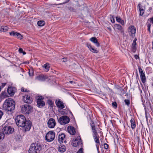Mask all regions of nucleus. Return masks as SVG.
<instances>
[{
    "label": "nucleus",
    "instance_id": "nucleus-1",
    "mask_svg": "<svg viewBox=\"0 0 153 153\" xmlns=\"http://www.w3.org/2000/svg\"><path fill=\"white\" fill-rule=\"evenodd\" d=\"M16 125L24 128L25 131H28L31 128V123L29 120H26L25 117L22 115H18L15 119Z\"/></svg>",
    "mask_w": 153,
    "mask_h": 153
},
{
    "label": "nucleus",
    "instance_id": "nucleus-2",
    "mask_svg": "<svg viewBox=\"0 0 153 153\" xmlns=\"http://www.w3.org/2000/svg\"><path fill=\"white\" fill-rule=\"evenodd\" d=\"M15 103L13 99L8 98L4 102L3 105V109L6 111L12 112L14 109Z\"/></svg>",
    "mask_w": 153,
    "mask_h": 153
},
{
    "label": "nucleus",
    "instance_id": "nucleus-3",
    "mask_svg": "<svg viewBox=\"0 0 153 153\" xmlns=\"http://www.w3.org/2000/svg\"><path fill=\"white\" fill-rule=\"evenodd\" d=\"M90 124L92 131V136L95 142L97 143L100 144L99 136L97 132V128L95 125L94 122L92 120H91Z\"/></svg>",
    "mask_w": 153,
    "mask_h": 153
},
{
    "label": "nucleus",
    "instance_id": "nucleus-4",
    "mask_svg": "<svg viewBox=\"0 0 153 153\" xmlns=\"http://www.w3.org/2000/svg\"><path fill=\"white\" fill-rule=\"evenodd\" d=\"M42 147L39 143H36L31 144L29 150V153H38L41 150Z\"/></svg>",
    "mask_w": 153,
    "mask_h": 153
},
{
    "label": "nucleus",
    "instance_id": "nucleus-5",
    "mask_svg": "<svg viewBox=\"0 0 153 153\" xmlns=\"http://www.w3.org/2000/svg\"><path fill=\"white\" fill-rule=\"evenodd\" d=\"M32 109V107L30 105L26 104L22 105L21 107V110L23 114H28L31 112Z\"/></svg>",
    "mask_w": 153,
    "mask_h": 153
},
{
    "label": "nucleus",
    "instance_id": "nucleus-6",
    "mask_svg": "<svg viewBox=\"0 0 153 153\" xmlns=\"http://www.w3.org/2000/svg\"><path fill=\"white\" fill-rule=\"evenodd\" d=\"M70 120V118L68 116H63L58 119V122L61 125H65L68 123Z\"/></svg>",
    "mask_w": 153,
    "mask_h": 153
},
{
    "label": "nucleus",
    "instance_id": "nucleus-7",
    "mask_svg": "<svg viewBox=\"0 0 153 153\" xmlns=\"http://www.w3.org/2000/svg\"><path fill=\"white\" fill-rule=\"evenodd\" d=\"M55 137V133L53 131H49L46 134L45 138L48 142H51L53 141Z\"/></svg>",
    "mask_w": 153,
    "mask_h": 153
},
{
    "label": "nucleus",
    "instance_id": "nucleus-8",
    "mask_svg": "<svg viewBox=\"0 0 153 153\" xmlns=\"http://www.w3.org/2000/svg\"><path fill=\"white\" fill-rule=\"evenodd\" d=\"M14 131V129L13 128L11 127L10 126H7L3 128L2 130V133H1L3 134L4 135L5 134H9L12 133Z\"/></svg>",
    "mask_w": 153,
    "mask_h": 153
},
{
    "label": "nucleus",
    "instance_id": "nucleus-9",
    "mask_svg": "<svg viewBox=\"0 0 153 153\" xmlns=\"http://www.w3.org/2000/svg\"><path fill=\"white\" fill-rule=\"evenodd\" d=\"M37 100V104L39 107H42L45 105V103L43 101L44 98L42 96H38L36 97Z\"/></svg>",
    "mask_w": 153,
    "mask_h": 153
},
{
    "label": "nucleus",
    "instance_id": "nucleus-10",
    "mask_svg": "<svg viewBox=\"0 0 153 153\" xmlns=\"http://www.w3.org/2000/svg\"><path fill=\"white\" fill-rule=\"evenodd\" d=\"M138 69L141 81L143 83H145L146 81L145 74L143 73L142 69L140 67H139Z\"/></svg>",
    "mask_w": 153,
    "mask_h": 153
},
{
    "label": "nucleus",
    "instance_id": "nucleus-11",
    "mask_svg": "<svg viewBox=\"0 0 153 153\" xmlns=\"http://www.w3.org/2000/svg\"><path fill=\"white\" fill-rule=\"evenodd\" d=\"M47 124L49 128H53L56 126V121L54 119L51 118L48 121Z\"/></svg>",
    "mask_w": 153,
    "mask_h": 153
},
{
    "label": "nucleus",
    "instance_id": "nucleus-12",
    "mask_svg": "<svg viewBox=\"0 0 153 153\" xmlns=\"http://www.w3.org/2000/svg\"><path fill=\"white\" fill-rule=\"evenodd\" d=\"M73 146L74 147L79 146V145H81L82 143L81 141V139L80 137H78L77 139H76L72 142Z\"/></svg>",
    "mask_w": 153,
    "mask_h": 153
},
{
    "label": "nucleus",
    "instance_id": "nucleus-13",
    "mask_svg": "<svg viewBox=\"0 0 153 153\" xmlns=\"http://www.w3.org/2000/svg\"><path fill=\"white\" fill-rule=\"evenodd\" d=\"M65 135L64 133L59 134L58 136V141L59 143H67L66 140H65Z\"/></svg>",
    "mask_w": 153,
    "mask_h": 153
},
{
    "label": "nucleus",
    "instance_id": "nucleus-14",
    "mask_svg": "<svg viewBox=\"0 0 153 153\" xmlns=\"http://www.w3.org/2000/svg\"><path fill=\"white\" fill-rule=\"evenodd\" d=\"M55 103L57 106L61 109H63L65 108L64 103L60 99H57L56 100Z\"/></svg>",
    "mask_w": 153,
    "mask_h": 153
},
{
    "label": "nucleus",
    "instance_id": "nucleus-15",
    "mask_svg": "<svg viewBox=\"0 0 153 153\" xmlns=\"http://www.w3.org/2000/svg\"><path fill=\"white\" fill-rule=\"evenodd\" d=\"M23 97V100L26 103H31L33 101L32 98L29 95L25 94Z\"/></svg>",
    "mask_w": 153,
    "mask_h": 153
},
{
    "label": "nucleus",
    "instance_id": "nucleus-16",
    "mask_svg": "<svg viewBox=\"0 0 153 153\" xmlns=\"http://www.w3.org/2000/svg\"><path fill=\"white\" fill-rule=\"evenodd\" d=\"M67 130L68 132L71 135H74L76 133L74 128L72 126H68Z\"/></svg>",
    "mask_w": 153,
    "mask_h": 153
},
{
    "label": "nucleus",
    "instance_id": "nucleus-17",
    "mask_svg": "<svg viewBox=\"0 0 153 153\" xmlns=\"http://www.w3.org/2000/svg\"><path fill=\"white\" fill-rule=\"evenodd\" d=\"M129 31L130 32V36L133 37L135 35L136 30L134 26H131L129 28Z\"/></svg>",
    "mask_w": 153,
    "mask_h": 153
},
{
    "label": "nucleus",
    "instance_id": "nucleus-18",
    "mask_svg": "<svg viewBox=\"0 0 153 153\" xmlns=\"http://www.w3.org/2000/svg\"><path fill=\"white\" fill-rule=\"evenodd\" d=\"M15 88L13 87H9L7 90L8 94L10 95L13 96L14 94Z\"/></svg>",
    "mask_w": 153,
    "mask_h": 153
},
{
    "label": "nucleus",
    "instance_id": "nucleus-19",
    "mask_svg": "<svg viewBox=\"0 0 153 153\" xmlns=\"http://www.w3.org/2000/svg\"><path fill=\"white\" fill-rule=\"evenodd\" d=\"M87 46L91 52L95 53H97L98 52V51L97 49L94 48L92 47L89 43H87Z\"/></svg>",
    "mask_w": 153,
    "mask_h": 153
},
{
    "label": "nucleus",
    "instance_id": "nucleus-20",
    "mask_svg": "<svg viewBox=\"0 0 153 153\" xmlns=\"http://www.w3.org/2000/svg\"><path fill=\"white\" fill-rule=\"evenodd\" d=\"M90 40L94 43L97 47L100 46V43L98 42L97 39L95 37H92L90 39Z\"/></svg>",
    "mask_w": 153,
    "mask_h": 153
},
{
    "label": "nucleus",
    "instance_id": "nucleus-21",
    "mask_svg": "<svg viewBox=\"0 0 153 153\" xmlns=\"http://www.w3.org/2000/svg\"><path fill=\"white\" fill-rule=\"evenodd\" d=\"M131 126V128L133 129H134L136 126L135 120L134 118L132 117L130 120Z\"/></svg>",
    "mask_w": 153,
    "mask_h": 153
},
{
    "label": "nucleus",
    "instance_id": "nucleus-22",
    "mask_svg": "<svg viewBox=\"0 0 153 153\" xmlns=\"http://www.w3.org/2000/svg\"><path fill=\"white\" fill-rule=\"evenodd\" d=\"M136 40H134L133 43L132 44V49L131 51L132 52L134 53L136 52L137 48H136Z\"/></svg>",
    "mask_w": 153,
    "mask_h": 153
},
{
    "label": "nucleus",
    "instance_id": "nucleus-23",
    "mask_svg": "<svg viewBox=\"0 0 153 153\" xmlns=\"http://www.w3.org/2000/svg\"><path fill=\"white\" fill-rule=\"evenodd\" d=\"M114 29L120 31L121 32H123V28L119 24H116L114 26Z\"/></svg>",
    "mask_w": 153,
    "mask_h": 153
},
{
    "label": "nucleus",
    "instance_id": "nucleus-24",
    "mask_svg": "<svg viewBox=\"0 0 153 153\" xmlns=\"http://www.w3.org/2000/svg\"><path fill=\"white\" fill-rule=\"evenodd\" d=\"M65 150L66 147L64 145H60L59 146L58 148V151L60 152H63L65 151Z\"/></svg>",
    "mask_w": 153,
    "mask_h": 153
},
{
    "label": "nucleus",
    "instance_id": "nucleus-25",
    "mask_svg": "<svg viewBox=\"0 0 153 153\" xmlns=\"http://www.w3.org/2000/svg\"><path fill=\"white\" fill-rule=\"evenodd\" d=\"M116 20L117 22L120 23L122 25H124L125 23L124 21L120 17H116Z\"/></svg>",
    "mask_w": 153,
    "mask_h": 153
},
{
    "label": "nucleus",
    "instance_id": "nucleus-26",
    "mask_svg": "<svg viewBox=\"0 0 153 153\" xmlns=\"http://www.w3.org/2000/svg\"><path fill=\"white\" fill-rule=\"evenodd\" d=\"M8 29L9 28L7 26H3L0 28V31L2 32H5L7 31L8 30Z\"/></svg>",
    "mask_w": 153,
    "mask_h": 153
},
{
    "label": "nucleus",
    "instance_id": "nucleus-27",
    "mask_svg": "<svg viewBox=\"0 0 153 153\" xmlns=\"http://www.w3.org/2000/svg\"><path fill=\"white\" fill-rule=\"evenodd\" d=\"M36 79L39 81H42L44 80L45 79L43 76L40 75L36 77Z\"/></svg>",
    "mask_w": 153,
    "mask_h": 153
},
{
    "label": "nucleus",
    "instance_id": "nucleus-28",
    "mask_svg": "<svg viewBox=\"0 0 153 153\" xmlns=\"http://www.w3.org/2000/svg\"><path fill=\"white\" fill-rule=\"evenodd\" d=\"M43 67L45 68V71H48L49 70L50 67L49 66V64L48 63H47L44 65L43 66Z\"/></svg>",
    "mask_w": 153,
    "mask_h": 153
},
{
    "label": "nucleus",
    "instance_id": "nucleus-29",
    "mask_svg": "<svg viewBox=\"0 0 153 153\" xmlns=\"http://www.w3.org/2000/svg\"><path fill=\"white\" fill-rule=\"evenodd\" d=\"M16 34V37L18 39H23V36L21 34L17 32Z\"/></svg>",
    "mask_w": 153,
    "mask_h": 153
},
{
    "label": "nucleus",
    "instance_id": "nucleus-30",
    "mask_svg": "<svg viewBox=\"0 0 153 153\" xmlns=\"http://www.w3.org/2000/svg\"><path fill=\"white\" fill-rule=\"evenodd\" d=\"M45 22L43 21H39L37 22L38 25L40 26H43L45 24Z\"/></svg>",
    "mask_w": 153,
    "mask_h": 153
},
{
    "label": "nucleus",
    "instance_id": "nucleus-31",
    "mask_svg": "<svg viewBox=\"0 0 153 153\" xmlns=\"http://www.w3.org/2000/svg\"><path fill=\"white\" fill-rule=\"evenodd\" d=\"M16 32L15 31H11L9 32V34L10 35L12 36H14L15 37L16 36Z\"/></svg>",
    "mask_w": 153,
    "mask_h": 153
},
{
    "label": "nucleus",
    "instance_id": "nucleus-32",
    "mask_svg": "<svg viewBox=\"0 0 153 153\" xmlns=\"http://www.w3.org/2000/svg\"><path fill=\"white\" fill-rule=\"evenodd\" d=\"M125 102L126 105L128 106L130 104V100L128 99H125L124 100Z\"/></svg>",
    "mask_w": 153,
    "mask_h": 153
},
{
    "label": "nucleus",
    "instance_id": "nucleus-33",
    "mask_svg": "<svg viewBox=\"0 0 153 153\" xmlns=\"http://www.w3.org/2000/svg\"><path fill=\"white\" fill-rule=\"evenodd\" d=\"M1 95L4 97H7V93L5 91H2L1 92Z\"/></svg>",
    "mask_w": 153,
    "mask_h": 153
},
{
    "label": "nucleus",
    "instance_id": "nucleus-34",
    "mask_svg": "<svg viewBox=\"0 0 153 153\" xmlns=\"http://www.w3.org/2000/svg\"><path fill=\"white\" fill-rule=\"evenodd\" d=\"M147 27H148V30L149 32H150V27L151 26V24L149 23H148L147 24Z\"/></svg>",
    "mask_w": 153,
    "mask_h": 153
},
{
    "label": "nucleus",
    "instance_id": "nucleus-35",
    "mask_svg": "<svg viewBox=\"0 0 153 153\" xmlns=\"http://www.w3.org/2000/svg\"><path fill=\"white\" fill-rule=\"evenodd\" d=\"M139 10L140 12V15L141 16H142L144 13V10L142 8H140V9Z\"/></svg>",
    "mask_w": 153,
    "mask_h": 153
},
{
    "label": "nucleus",
    "instance_id": "nucleus-36",
    "mask_svg": "<svg viewBox=\"0 0 153 153\" xmlns=\"http://www.w3.org/2000/svg\"><path fill=\"white\" fill-rule=\"evenodd\" d=\"M48 104L50 105V106L51 107H53V102L51 100H49L48 101Z\"/></svg>",
    "mask_w": 153,
    "mask_h": 153
},
{
    "label": "nucleus",
    "instance_id": "nucleus-37",
    "mask_svg": "<svg viewBox=\"0 0 153 153\" xmlns=\"http://www.w3.org/2000/svg\"><path fill=\"white\" fill-rule=\"evenodd\" d=\"M68 9L71 11H74L75 9L72 7H68Z\"/></svg>",
    "mask_w": 153,
    "mask_h": 153
},
{
    "label": "nucleus",
    "instance_id": "nucleus-38",
    "mask_svg": "<svg viewBox=\"0 0 153 153\" xmlns=\"http://www.w3.org/2000/svg\"><path fill=\"white\" fill-rule=\"evenodd\" d=\"M112 105L113 107L114 108H116L117 107V104L116 102H114L112 103Z\"/></svg>",
    "mask_w": 153,
    "mask_h": 153
},
{
    "label": "nucleus",
    "instance_id": "nucleus-39",
    "mask_svg": "<svg viewBox=\"0 0 153 153\" xmlns=\"http://www.w3.org/2000/svg\"><path fill=\"white\" fill-rule=\"evenodd\" d=\"M104 148L105 149H108V145L107 143H104Z\"/></svg>",
    "mask_w": 153,
    "mask_h": 153
},
{
    "label": "nucleus",
    "instance_id": "nucleus-40",
    "mask_svg": "<svg viewBox=\"0 0 153 153\" xmlns=\"http://www.w3.org/2000/svg\"><path fill=\"white\" fill-rule=\"evenodd\" d=\"M111 22L112 23H114L115 22V20L114 19V16H112V17L111 18Z\"/></svg>",
    "mask_w": 153,
    "mask_h": 153
},
{
    "label": "nucleus",
    "instance_id": "nucleus-41",
    "mask_svg": "<svg viewBox=\"0 0 153 153\" xmlns=\"http://www.w3.org/2000/svg\"><path fill=\"white\" fill-rule=\"evenodd\" d=\"M61 60L62 62H66L68 60V59L66 58H63L61 59Z\"/></svg>",
    "mask_w": 153,
    "mask_h": 153
},
{
    "label": "nucleus",
    "instance_id": "nucleus-42",
    "mask_svg": "<svg viewBox=\"0 0 153 153\" xmlns=\"http://www.w3.org/2000/svg\"><path fill=\"white\" fill-rule=\"evenodd\" d=\"M28 73H29V74L30 76H33V71H29L28 72Z\"/></svg>",
    "mask_w": 153,
    "mask_h": 153
},
{
    "label": "nucleus",
    "instance_id": "nucleus-43",
    "mask_svg": "<svg viewBox=\"0 0 153 153\" xmlns=\"http://www.w3.org/2000/svg\"><path fill=\"white\" fill-rule=\"evenodd\" d=\"M4 138V135L3 134H0V140L2 139H3Z\"/></svg>",
    "mask_w": 153,
    "mask_h": 153
},
{
    "label": "nucleus",
    "instance_id": "nucleus-44",
    "mask_svg": "<svg viewBox=\"0 0 153 153\" xmlns=\"http://www.w3.org/2000/svg\"><path fill=\"white\" fill-rule=\"evenodd\" d=\"M82 149L80 148L77 152V153H83Z\"/></svg>",
    "mask_w": 153,
    "mask_h": 153
},
{
    "label": "nucleus",
    "instance_id": "nucleus-45",
    "mask_svg": "<svg viewBox=\"0 0 153 153\" xmlns=\"http://www.w3.org/2000/svg\"><path fill=\"white\" fill-rule=\"evenodd\" d=\"M21 91L22 92H28L29 91L26 89H25L24 88H22L21 89Z\"/></svg>",
    "mask_w": 153,
    "mask_h": 153
},
{
    "label": "nucleus",
    "instance_id": "nucleus-46",
    "mask_svg": "<svg viewBox=\"0 0 153 153\" xmlns=\"http://www.w3.org/2000/svg\"><path fill=\"white\" fill-rule=\"evenodd\" d=\"M65 110H62V111H59L60 112L61 114H66V113H65L64 111Z\"/></svg>",
    "mask_w": 153,
    "mask_h": 153
},
{
    "label": "nucleus",
    "instance_id": "nucleus-47",
    "mask_svg": "<svg viewBox=\"0 0 153 153\" xmlns=\"http://www.w3.org/2000/svg\"><path fill=\"white\" fill-rule=\"evenodd\" d=\"M6 83H2L1 86V88H3L4 87V86L6 85Z\"/></svg>",
    "mask_w": 153,
    "mask_h": 153
},
{
    "label": "nucleus",
    "instance_id": "nucleus-48",
    "mask_svg": "<svg viewBox=\"0 0 153 153\" xmlns=\"http://www.w3.org/2000/svg\"><path fill=\"white\" fill-rule=\"evenodd\" d=\"M148 20L150 22H152V23L153 24V17L149 19Z\"/></svg>",
    "mask_w": 153,
    "mask_h": 153
},
{
    "label": "nucleus",
    "instance_id": "nucleus-49",
    "mask_svg": "<svg viewBox=\"0 0 153 153\" xmlns=\"http://www.w3.org/2000/svg\"><path fill=\"white\" fill-rule=\"evenodd\" d=\"M3 115V112L2 111L0 110V119L1 118Z\"/></svg>",
    "mask_w": 153,
    "mask_h": 153
},
{
    "label": "nucleus",
    "instance_id": "nucleus-50",
    "mask_svg": "<svg viewBox=\"0 0 153 153\" xmlns=\"http://www.w3.org/2000/svg\"><path fill=\"white\" fill-rule=\"evenodd\" d=\"M134 58L136 59H139V56H138L137 55H134Z\"/></svg>",
    "mask_w": 153,
    "mask_h": 153
},
{
    "label": "nucleus",
    "instance_id": "nucleus-51",
    "mask_svg": "<svg viewBox=\"0 0 153 153\" xmlns=\"http://www.w3.org/2000/svg\"><path fill=\"white\" fill-rule=\"evenodd\" d=\"M19 52L20 53H22L23 52V49L21 48H20L19 50Z\"/></svg>",
    "mask_w": 153,
    "mask_h": 153
},
{
    "label": "nucleus",
    "instance_id": "nucleus-52",
    "mask_svg": "<svg viewBox=\"0 0 153 153\" xmlns=\"http://www.w3.org/2000/svg\"><path fill=\"white\" fill-rule=\"evenodd\" d=\"M107 29H108L109 31H111V29L110 27H107Z\"/></svg>",
    "mask_w": 153,
    "mask_h": 153
},
{
    "label": "nucleus",
    "instance_id": "nucleus-53",
    "mask_svg": "<svg viewBox=\"0 0 153 153\" xmlns=\"http://www.w3.org/2000/svg\"><path fill=\"white\" fill-rule=\"evenodd\" d=\"M69 0H66V1L65 2H64L63 3H60V4H63L65 3H67L69 1Z\"/></svg>",
    "mask_w": 153,
    "mask_h": 153
},
{
    "label": "nucleus",
    "instance_id": "nucleus-54",
    "mask_svg": "<svg viewBox=\"0 0 153 153\" xmlns=\"http://www.w3.org/2000/svg\"><path fill=\"white\" fill-rule=\"evenodd\" d=\"M137 7L139 8V9H140V4H139L138 5Z\"/></svg>",
    "mask_w": 153,
    "mask_h": 153
},
{
    "label": "nucleus",
    "instance_id": "nucleus-55",
    "mask_svg": "<svg viewBox=\"0 0 153 153\" xmlns=\"http://www.w3.org/2000/svg\"><path fill=\"white\" fill-rule=\"evenodd\" d=\"M22 53H23V54H26V53L25 52V51H23V52Z\"/></svg>",
    "mask_w": 153,
    "mask_h": 153
},
{
    "label": "nucleus",
    "instance_id": "nucleus-56",
    "mask_svg": "<svg viewBox=\"0 0 153 153\" xmlns=\"http://www.w3.org/2000/svg\"><path fill=\"white\" fill-rule=\"evenodd\" d=\"M69 82H70V83L72 84V83H73V82L72 81H69Z\"/></svg>",
    "mask_w": 153,
    "mask_h": 153
},
{
    "label": "nucleus",
    "instance_id": "nucleus-57",
    "mask_svg": "<svg viewBox=\"0 0 153 153\" xmlns=\"http://www.w3.org/2000/svg\"><path fill=\"white\" fill-rule=\"evenodd\" d=\"M69 112L71 114V115H72V116H73V114H72V113L70 111H69Z\"/></svg>",
    "mask_w": 153,
    "mask_h": 153
},
{
    "label": "nucleus",
    "instance_id": "nucleus-58",
    "mask_svg": "<svg viewBox=\"0 0 153 153\" xmlns=\"http://www.w3.org/2000/svg\"><path fill=\"white\" fill-rule=\"evenodd\" d=\"M146 121L148 122V118H147V117L146 116Z\"/></svg>",
    "mask_w": 153,
    "mask_h": 153
},
{
    "label": "nucleus",
    "instance_id": "nucleus-59",
    "mask_svg": "<svg viewBox=\"0 0 153 153\" xmlns=\"http://www.w3.org/2000/svg\"><path fill=\"white\" fill-rule=\"evenodd\" d=\"M152 49H153V41L152 42Z\"/></svg>",
    "mask_w": 153,
    "mask_h": 153
},
{
    "label": "nucleus",
    "instance_id": "nucleus-60",
    "mask_svg": "<svg viewBox=\"0 0 153 153\" xmlns=\"http://www.w3.org/2000/svg\"><path fill=\"white\" fill-rule=\"evenodd\" d=\"M1 86H0V92L1 91Z\"/></svg>",
    "mask_w": 153,
    "mask_h": 153
},
{
    "label": "nucleus",
    "instance_id": "nucleus-61",
    "mask_svg": "<svg viewBox=\"0 0 153 153\" xmlns=\"http://www.w3.org/2000/svg\"><path fill=\"white\" fill-rule=\"evenodd\" d=\"M120 90H121V91H124V90L123 89H120Z\"/></svg>",
    "mask_w": 153,
    "mask_h": 153
},
{
    "label": "nucleus",
    "instance_id": "nucleus-62",
    "mask_svg": "<svg viewBox=\"0 0 153 153\" xmlns=\"http://www.w3.org/2000/svg\"><path fill=\"white\" fill-rule=\"evenodd\" d=\"M21 70H23L22 69H21Z\"/></svg>",
    "mask_w": 153,
    "mask_h": 153
},
{
    "label": "nucleus",
    "instance_id": "nucleus-63",
    "mask_svg": "<svg viewBox=\"0 0 153 153\" xmlns=\"http://www.w3.org/2000/svg\"><path fill=\"white\" fill-rule=\"evenodd\" d=\"M59 4H58V5H59Z\"/></svg>",
    "mask_w": 153,
    "mask_h": 153
}]
</instances>
